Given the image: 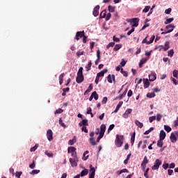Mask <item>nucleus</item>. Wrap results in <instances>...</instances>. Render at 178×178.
Segmentation results:
<instances>
[{
  "mask_svg": "<svg viewBox=\"0 0 178 178\" xmlns=\"http://www.w3.org/2000/svg\"><path fill=\"white\" fill-rule=\"evenodd\" d=\"M124 140V136L123 135H116L115 144L118 148H120L123 145V141Z\"/></svg>",
  "mask_w": 178,
  "mask_h": 178,
  "instance_id": "1",
  "label": "nucleus"
},
{
  "mask_svg": "<svg viewBox=\"0 0 178 178\" xmlns=\"http://www.w3.org/2000/svg\"><path fill=\"white\" fill-rule=\"evenodd\" d=\"M106 130V126L105 124H102L100 127V132H99V135L97 137V143H99L101 138H102V137H104V135L105 134V131Z\"/></svg>",
  "mask_w": 178,
  "mask_h": 178,
  "instance_id": "2",
  "label": "nucleus"
},
{
  "mask_svg": "<svg viewBox=\"0 0 178 178\" xmlns=\"http://www.w3.org/2000/svg\"><path fill=\"white\" fill-rule=\"evenodd\" d=\"M178 139V131H175L174 132L171 133L170 136V140L171 143H176Z\"/></svg>",
  "mask_w": 178,
  "mask_h": 178,
  "instance_id": "3",
  "label": "nucleus"
},
{
  "mask_svg": "<svg viewBox=\"0 0 178 178\" xmlns=\"http://www.w3.org/2000/svg\"><path fill=\"white\" fill-rule=\"evenodd\" d=\"M175 26L174 24H168L165 26V30H168L167 31H164V32H162L161 34L163 35V34H168L169 33H172V31H173V30H175Z\"/></svg>",
  "mask_w": 178,
  "mask_h": 178,
  "instance_id": "4",
  "label": "nucleus"
},
{
  "mask_svg": "<svg viewBox=\"0 0 178 178\" xmlns=\"http://www.w3.org/2000/svg\"><path fill=\"white\" fill-rule=\"evenodd\" d=\"M160 165H162V161H161L159 159H156L154 165L152 167V170H158Z\"/></svg>",
  "mask_w": 178,
  "mask_h": 178,
  "instance_id": "5",
  "label": "nucleus"
},
{
  "mask_svg": "<svg viewBox=\"0 0 178 178\" xmlns=\"http://www.w3.org/2000/svg\"><path fill=\"white\" fill-rule=\"evenodd\" d=\"M47 138L49 141H52L54 140V133L52 130L48 129L47 131Z\"/></svg>",
  "mask_w": 178,
  "mask_h": 178,
  "instance_id": "6",
  "label": "nucleus"
},
{
  "mask_svg": "<svg viewBox=\"0 0 178 178\" xmlns=\"http://www.w3.org/2000/svg\"><path fill=\"white\" fill-rule=\"evenodd\" d=\"M138 22H140L139 18H133L131 19V26L132 27H137L138 26Z\"/></svg>",
  "mask_w": 178,
  "mask_h": 178,
  "instance_id": "7",
  "label": "nucleus"
},
{
  "mask_svg": "<svg viewBox=\"0 0 178 178\" xmlns=\"http://www.w3.org/2000/svg\"><path fill=\"white\" fill-rule=\"evenodd\" d=\"M84 35H86L85 33H84V31L76 32V41H79V40H80V38H83L84 37Z\"/></svg>",
  "mask_w": 178,
  "mask_h": 178,
  "instance_id": "8",
  "label": "nucleus"
},
{
  "mask_svg": "<svg viewBox=\"0 0 178 178\" xmlns=\"http://www.w3.org/2000/svg\"><path fill=\"white\" fill-rule=\"evenodd\" d=\"M99 8H100L99 5H97L93 9L92 15H93V16H95V17H97V16H98V15H99Z\"/></svg>",
  "mask_w": 178,
  "mask_h": 178,
  "instance_id": "9",
  "label": "nucleus"
},
{
  "mask_svg": "<svg viewBox=\"0 0 178 178\" xmlns=\"http://www.w3.org/2000/svg\"><path fill=\"white\" fill-rule=\"evenodd\" d=\"M131 112H133V109L127 108L124 113L122 114V117L124 118V119H127V118H129V115H130Z\"/></svg>",
  "mask_w": 178,
  "mask_h": 178,
  "instance_id": "10",
  "label": "nucleus"
},
{
  "mask_svg": "<svg viewBox=\"0 0 178 178\" xmlns=\"http://www.w3.org/2000/svg\"><path fill=\"white\" fill-rule=\"evenodd\" d=\"M94 135H95L94 132H91L90 134V138L89 140H90L91 145H97V143H95V141H94Z\"/></svg>",
  "mask_w": 178,
  "mask_h": 178,
  "instance_id": "11",
  "label": "nucleus"
},
{
  "mask_svg": "<svg viewBox=\"0 0 178 178\" xmlns=\"http://www.w3.org/2000/svg\"><path fill=\"white\" fill-rule=\"evenodd\" d=\"M76 81V83H78V84L83 83L84 81V76L83 75H77Z\"/></svg>",
  "mask_w": 178,
  "mask_h": 178,
  "instance_id": "12",
  "label": "nucleus"
},
{
  "mask_svg": "<svg viewBox=\"0 0 178 178\" xmlns=\"http://www.w3.org/2000/svg\"><path fill=\"white\" fill-rule=\"evenodd\" d=\"M97 60L95 61V64L97 65L99 63V60H101V51L99 49L97 50Z\"/></svg>",
  "mask_w": 178,
  "mask_h": 178,
  "instance_id": "13",
  "label": "nucleus"
},
{
  "mask_svg": "<svg viewBox=\"0 0 178 178\" xmlns=\"http://www.w3.org/2000/svg\"><path fill=\"white\" fill-rule=\"evenodd\" d=\"M149 81H155L156 80V74L155 72L149 74Z\"/></svg>",
  "mask_w": 178,
  "mask_h": 178,
  "instance_id": "14",
  "label": "nucleus"
},
{
  "mask_svg": "<svg viewBox=\"0 0 178 178\" xmlns=\"http://www.w3.org/2000/svg\"><path fill=\"white\" fill-rule=\"evenodd\" d=\"M112 79H113V81H115V74L108 75V76H107L108 83H113Z\"/></svg>",
  "mask_w": 178,
  "mask_h": 178,
  "instance_id": "15",
  "label": "nucleus"
},
{
  "mask_svg": "<svg viewBox=\"0 0 178 178\" xmlns=\"http://www.w3.org/2000/svg\"><path fill=\"white\" fill-rule=\"evenodd\" d=\"M105 73H108L107 69L102 70L100 72L97 74V76H98L99 77H104V76H105Z\"/></svg>",
  "mask_w": 178,
  "mask_h": 178,
  "instance_id": "16",
  "label": "nucleus"
},
{
  "mask_svg": "<svg viewBox=\"0 0 178 178\" xmlns=\"http://www.w3.org/2000/svg\"><path fill=\"white\" fill-rule=\"evenodd\" d=\"M79 126L81 127L82 126H88V120H82L81 122H79Z\"/></svg>",
  "mask_w": 178,
  "mask_h": 178,
  "instance_id": "17",
  "label": "nucleus"
},
{
  "mask_svg": "<svg viewBox=\"0 0 178 178\" xmlns=\"http://www.w3.org/2000/svg\"><path fill=\"white\" fill-rule=\"evenodd\" d=\"M126 94H127V89L125 90L122 94L120 95L118 97H116L115 99H122L124 98V97H126Z\"/></svg>",
  "mask_w": 178,
  "mask_h": 178,
  "instance_id": "18",
  "label": "nucleus"
},
{
  "mask_svg": "<svg viewBox=\"0 0 178 178\" xmlns=\"http://www.w3.org/2000/svg\"><path fill=\"white\" fill-rule=\"evenodd\" d=\"M143 84H144V88H148L149 87V81H148V79H143Z\"/></svg>",
  "mask_w": 178,
  "mask_h": 178,
  "instance_id": "19",
  "label": "nucleus"
},
{
  "mask_svg": "<svg viewBox=\"0 0 178 178\" xmlns=\"http://www.w3.org/2000/svg\"><path fill=\"white\" fill-rule=\"evenodd\" d=\"M165 137H166V133L165 132V131L161 130L159 134L160 140H163L164 138H165Z\"/></svg>",
  "mask_w": 178,
  "mask_h": 178,
  "instance_id": "20",
  "label": "nucleus"
},
{
  "mask_svg": "<svg viewBox=\"0 0 178 178\" xmlns=\"http://www.w3.org/2000/svg\"><path fill=\"white\" fill-rule=\"evenodd\" d=\"M122 105H123V101H121L118 103V104L117 105L115 111H114V113H118V111H119V109H120V108H122Z\"/></svg>",
  "mask_w": 178,
  "mask_h": 178,
  "instance_id": "21",
  "label": "nucleus"
},
{
  "mask_svg": "<svg viewBox=\"0 0 178 178\" xmlns=\"http://www.w3.org/2000/svg\"><path fill=\"white\" fill-rule=\"evenodd\" d=\"M76 161H77V159H74L72 158L70 159V162L72 167L77 166V163L76 162Z\"/></svg>",
  "mask_w": 178,
  "mask_h": 178,
  "instance_id": "22",
  "label": "nucleus"
},
{
  "mask_svg": "<svg viewBox=\"0 0 178 178\" xmlns=\"http://www.w3.org/2000/svg\"><path fill=\"white\" fill-rule=\"evenodd\" d=\"M87 175H88V170L87 169H84L81 172L79 175L81 177H84V176H87Z\"/></svg>",
  "mask_w": 178,
  "mask_h": 178,
  "instance_id": "23",
  "label": "nucleus"
},
{
  "mask_svg": "<svg viewBox=\"0 0 178 178\" xmlns=\"http://www.w3.org/2000/svg\"><path fill=\"white\" fill-rule=\"evenodd\" d=\"M135 124H136L138 127H140V129H143V127H144L143 122H140L138 120H135Z\"/></svg>",
  "mask_w": 178,
  "mask_h": 178,
  "instance_id": "24",
  "label": "nucleus"
},
{
  "mask_svg": "<svg viewBox=\"0 0 178 178\" xmlns=\"http://www.w3.org/2000/svg\"><path fill=\"white\" fill-rule=\"evenodd\" d=\"M149 162V161L148 160L147 156H144V159H143V161L141 163V165H146L147 166V164Z\"/></svg>",
  "mask_w": 178,
  "mask_h": 178,
  "instance_id": "25",
  "label": "nucleus"
},
{
  "mask_svg": "<svg viewBox=\"0 0 178 178\" xmlns=\"http://www.w3.org/2000/svg\"><path fill=\"white\" fill-rule=\"evenodd\" d=\"M136 140V132H134L131 137V145H134V141Z\"/></svg>",
  "mask_w": 178,
  "mask_h": 178,
  "instance_id": "26",
  "label": "nucleus"
},
{
  "mask_svg": "<svg viewBox=\"0 0 178 178\" xmlns=\"http://www.w3.org/2000/svg\"><path fill=\"white\" fill-rule=\"evenodd\" d=\"M157 147H159V148H162V147H163V140L159 139L157 141Z\"/></svg>",
  "mask_w": 178,
  "mask_h": 178,
  "instance_id": "27",
  "label": "nucleus"
},
{
  "mask_svg": "<svg viewBox=\"0 0 178 178\" xmlns=\"http://www.w3.org/2000/svg\"><path fill=\"white\" fill-rule=\"evenodd\" d=\"M75 152H76V147H68V149H67L68 154H72Z\"/></svg>",
  "mask_w": 178,
  "mask_h": 178,
  "instance_id": "28",
  "label": "nucleus"
},
{
  "mask_svg": "<svg viewBox=\"0 0 178 178\" xmlns=\"http://www.w3.org/2000/svg\"><path fill=\"white\" fill-rule=\"evenodd\" d=\"M169 41H167L165 42L164 47H163V51H168L169 49L170 46H169Z\"/></svg>",
  "mask_w": 178,
  "mask_h": 178,
  "instance_id": "29",
  "label": "nucleus"
},
{
  "mask_svg": "<svg viewBox=\"0 0 178 178\" xmlns=\"http://www.w3.org/2000/svg\"><path fill=\"white\" fill-rule=\"evenodd\" d=\"M147 63V58H142L139 63V67H143V65Z\"/></svg>",
  "mask_w": 178,
  "mask_h": 178,
  "instance_id": "30",
  "label": "nucleus"
},
{
  "mask_svg": "<svg viewBox=\"0 0 178 178\" xmlns=\"http://www.w3.org/2000/svg\"><path fill=\"white\" fill-rule=\"evenodd\" d=\"M76 136H74L73 139H71L68 141V145H73L74 143H76Z\"/></svg>",
  "mask_w": 178,
  "mask_h": 178,
  "instance_id": "31",
  "label": "nucleus"
},
{
  "mask_svg": "<svg viewBox=\"0 0 178 178\" xmlns=\"http://www.w3.org/2000/svg\"><path fill=\"white\" fill-rule=\"evenodd\" d=\"M106 17V10H103L100 13V19H105Z\"/></svg>",
  "mask_w": 178,
  "mask_h": 178,
  "instance_id": "32",
  "label": "nucleus"
},
{
  "mask_svg": "<svg viewBox=\"0 0 178 178\" xmlns=\"http://www.w3.org/2000/svg\"><path fill=\"white\" fill-rule=\"evenodd\" d=\"M173 20H175V18L172 17V18H168L167 19L165 22H164V24H169L170 23H172V22H173Z\"/></svg>",
  "mask_w": 178,
  "mask_h": 178,
  "instance_id": "33",
  "label": "nucleus"
},
{
  "mask_svg": "<svg viewBox=\"0 0 178 178\" xmlns=\"http://www.w3.org/2000/svg\"><path fill=\"white\" fill-rule=\"evenodd\" d=\"M164 130H165L167 133H170V131H172V128L169 127V125H164Z\"/></svg>",
  "mask_w": 178,
  "mask_h": 178,
  "instance_id": "34",
  "label": "nucleus"
},
{
  "mask_svg": "<svg viewBox=\"0 0 178 178\" xmlns=\"http://www.w3.org/2000/svg\"><path fill=\"white\" fill-rule=\"evenodd\" d=\"M45 155H47V156H48L49 158H54V154H52V152H49L47 150L45 151L44 152Z\"/></svg>",
  "mask_w": 178,
  "mask_h": 178,
  "instance_id": "35",
  "label": "nucleus"
},
{
  "mask_svg": "<svg viewBox=\"0 0 178 178\" xmlns=\"http://www.w3.org/2000/svg\"><path fill=\"white\" fill-rule=\"evenodd\" d=\"M121 73L122 74H123L124 77H127V76H129V73L127 72V71H124L123 68H121Z\"/></svg>",
  "mask_w": 178,
  "mask_h": 178,
  "instance_id": "36",
  "label": "nucleus"
},
{
  "mask_svg": "<svg viewBox=\"0 0 178 178\" xmlns=\"http://www.w3.org/2000/svg\"><path fill=\"white\" fill-rule=\"evenodd\" d=\"M91 66H92V63H91V61H90L88 63V64L86 66V69L87 72H88V70H91Z\"/></svg>",
  "mask_w": 178,
  "mask_h": 178,
  "instance_id": "37",
  "label": "nucleus"
},
{
  "mask_svg": "<svg viewBox=\"0 0 178 178\" xmlns=\"http://www.w3.org/2000/svg\"><path fill=\"white\" fill-rule=\"evenodd\" d=\"M149 9H151V6H146L145 7V8L143 10V13H147V12L149 11Z\"/></svg>",
  "mask_w": 178,
  "mask_h": 178,
  "instance_id": "38",
  "label": "nucleus"
},
{
  "mask_svg": "<svg viewBox=\"0 0 178 178\" xmlns=\"http://www.w3.org/2000/svg\"><path fill=\"white\" fill-rule=\"evenodd\" d=\"M91 95L95 99V101L98 99V93H97L96 91L93 92Z\"/></svg>",
  "mask_w": 178,
  "mask_h": 178,
  "instance_id": "39",
  "label": "nucleus"
},
{
  "mask_svg": "<svg viewBox=\"0 0 178 178\" xmlns=\"http://www.w3.org/2000/svg\"><path fill=\"white\" fill-rule=\"evenodd\" d=\"M113 47H115V42H111L106 46V49H109V48Z\"/></svg>",
  "mask_w": 178,
  "mask_h": 178,
  "instance_id": "40",
  "label": "nucleus"
},
{
  "mask_svg": "<svg viewBox=\"0 0 178 178\" xmlns=\"http://www.w3.org/2000/svg\"><path fill=\"white\" fill-rule=\"evenodd\" d=\"M130 156H131V154L127 155V159L124 161V165H127L129 163V160L130 159Z\"/></svg>",
  "mask_w": 178,
  "mask_h": 178,
  "instance_id": "41",
  "label": "nucleus"
},
{
  "mask_svg": "<svg viewBox=\"0 0 178 178\" xmlns=\"http://www.w3.org/2000/svg\"><path fill=\"white\" fill-rule=\"evenodd\" d=\"M146 97L147 98H154L155 97V93L154 92H151V93L148 92L147 94Z\"/></svg>",
  "mask_w": 178,
  "mask_h": 178,
  "instance_id": "42",
  "label": "nucleus"
},
{
  "mask_svg": "<svg viewBox=\"0 0 178 178\" xmlns=\"http://www.w3.org/2000/svg\"><path fill=\"white\" fill-rule=\"evenodd\" d=\"M162 118H163L162 114L158 113V114L156 115V120H157V122H161Z\"/></svg>",
  "mask_w": 178,
  "mask_h": 178,
  "instance_id": "43",
  "label": "nucleus"
},
{
  "mask_svg": "<svg viewBox=\"0 0 178 178\" xmlns=\"http://www.w3.org/2000/svg\"><path fill=\"white\" fill-rule=\"evenodd\" d=\"M88 150H86L84 153H83V161H87L88 159V156H86V155H87V154H88Z\"/></svg>",
  "mask_w": 178,
  "mask_h": 178,
  "instance_id": "44",
  "label": "nucleus"
},
{
  "mask_svg": "<svg viewBox=\"0 0 178 178\" xmlns=\"http://www.w3.org/2000/svg\"><path fill=\"white\" fill-rule=\"evenodd\" d=\"M115 8H116L115 6H108V11L111 12V13L115 12Z\"/></svg>",
  "mask_w": 178,
  "mask_h": 178,
  "instance_id": "45",
  "label": "nucleus"
},
{
  "mask_svg": "<svg viewBox=\"0 0 178 178\" xmlns=\"http://www.w3.org/2000/svg\"><path fill=\"white\" fill-rule=\"evenodd\" d=\"M120 48H122V44H115V47H114V51H119V49H120Z\"/></svg>",
  "mask_w": 178,
  "mask_h": 178,
  "instance_id": "46",
  "label": "nucleus"
},
{
  "mask_svg": "<svg viewBox=\"0 0 178 178\" xmlns=\"http://www.w3.org/2000/svg\"><path fill=\"white\" fill-rule=\"evenodd\" d=\"M38 173H40V170H33L30 175H38Z\"/></svg>",
  "mask_w": 178,
  "mask_h": 178,
  "instance_id": "47",
  "label": "nucleus"
},
{
  "mask_svg": "<svg viewBox=\"0 0 178 178\" xmlns=\"http://www.w3.org/2000/svg\"><path fill=\"white\" fill-rule=\"evenodd\" d=\"M152 130H154V127H150L149 130L145 131V133H144L145 136H147L149 134H150L151 131H152Z\"/></svg>",
  "mask_w": 178,
  "mask_h": 178,
  "instance_id": "48",
  "label": "nucleus"
},
{
  "mask_svg": "<svg viewBox=\"0 0 178 178\" xmlns=\"http://www.w3.org/2000/svg\"><path fill=\"white\" fill-rule=\"evenodd\" d=\"M77 76H83V67H81L77 72Z\"/></svg>",
  "mask_w": 178,
  "mask_h": 178,
  "instance_id": "49",
  "label": "nucleus"
},
{
  "mask_svg": "<svg viewBox=\"0 0 178 178\" xmlns=\"http://www.w3.org/2000/svg\"><path fill=\"white\" fill-rule=\"evenodd\" d=\"M38 148V145L36 144L34 147L30 149L31 152H35V151Z\"/></svg>",
  "mask_w": 178,
  "mask_h": 178,
  "instance_id": "50",
  "label": "nucleus"
},
{
  "mask_svg": "<svg viewBox=\"0 0 178 178\" xmlns=\"http://www.w3.org/2000/svg\"><path fill=\"white\" fill-rule=\"evenodd\" d=\"M168 56H170V58H172L175 54V51L173 49H170V51H168Z\"/></svg>",
  "mask_w": 178,
  "mask_h": 178,
  "instance_id": "51",
  "label": "nucleus"
},
{
  "mask_svg": "<svg viewBox=\"0 0 178 178\" xmlns=\"http://www.w3.org/2000/svg\"><path fill=\"white\" fill-rule=\"evenodd\" d=\"M172 74H173L174 77H175V79H178V71H177V70H175L172 72Z\"/></svg>",
  "mask_w": 178,
  "mask_h": 178,
  "instance_id": "52",
  "label": "nucleus"
},
{
  "mask_svg": "<svg viewBox=\"0 0 178 178\" xmlns=\"http://www.w3.org/2000/svg\"><path fill=\"white\" fill-rule=\"evenodd\" d=\"M154 40H155V35H152L150 38L149 42H147V45H149V44H152V42H154Z\"/></svg>",
  "mask_w": 178,
  "mask_h": 178,
  "instance_id": "53",
  "label": "nucleus"
},
{
  "mask_svg": "<svg viewBox=\"0 0 178 178\" xmlns=\"http://www.w3.org/2000/svg\"><path fill=\"white\" fill-rule=\"evenodd\" d=\"M58 123H59V124H60V126H62V127H66V125L65 124V123H63L62 118H60L58 120Z\"/></svg>",
  "mask_w": 178,
  "mask_h": 178,
  "instance_id": "54",
  "label": "nucleus"
},
{
  "mask_svg": "<svg viewBox=\"0 0 178 178\" xmlns=\"http://www.w3.org/2000/svg\"><path fill=\"white\" fill-rule=\"evenodd\" d=\"M156 120V116H152L149 118V123H152V122H154V120Z\"/></svg>",
  "mask_w": 178,
  "mask_h": 178,
  "instance_id": "55",
  "label": "nucleus"
},
{
  "mask_svg": "<svg viewBox=\"0 0 178 178\" xmlns=\"http://www.w3.org/2000/svg\"><path fill=\"white\" fill-rule=\"evenodd\" d=\"M111 17H112V15L110 13L106 15V22H108V20H110Z\"/></svg>",
  "mask_w": 178,
  "mask_h": 178,
  "instance_id": "56",
  "label": "nucleus"
},
{
  "mask_svg": "<svg viewBox=\"0 0 178 178\" xmlns=\"http://www.w3.org/2000/svg\"><path fill=\"white\" fill-rule=\"evenodd\" d=\"M30 169H34L35 168V161H33V163L29 165Z\"/></svg>",
  "mask_w": 178,
  "mask_h": 178,
  "instance_id": "57",
  "label": "nucleus"
},
{
  "mask_svg": "<svg viewBox=\"0 0 178 178\" xmlns=\"http://www.w3.org/2000/svg\"><path fill=\"white\" fill-rule=\"evenodd\" d=\"M113 129H115V124H112L109 126V127L108 129V131H112V130H113Z\"/></svg>",
  "mask_w": 178,
  "mask_h": 178,
  "instance_id": "58",
  "label": "nucleus"
},
{
  "mask_svg": "<svg viewBox=\"0 0 178 178\" xmlns=\"http://www.w3.org/2000/svg\"><path fill=\"white\" fill-rule=\"evenodd\" d=\"M81 55H84V51H79L76 52V56H77L78 57L81 56Z\"/></svg>",
  "mask_w": 178,
  "mask_h": 178,
  "instance_id": "59",
  "label": "nucleus"
},
{
  "mask_svg": "<svg viewBox=\"0 0 178 178\" xmlns=\"http://www.w3.org/2000/svg\"><path fill=\"white\" fill-rule=\"evenodd\" d=\"M95 172H91V173L89 174V178H95Z\"/></svg>",
  "mask_w": 178,
  "mask_h": 178,
  "instance_id": "60",
  "label": "nucleus"
},
{
  "mask_svg": "<svg viewBox=\"0 0 178 178\" xmlns=\"http://www.w3.org/2000/svg\"><path fill=\"white\" fill-rule=\"evenodd\" d=\"M162 168H163L165 169V170H166L168 169V168H169V163H165L163 164Z\"/></svg>",
  "mask_w": 178,
  "mask_h": 178,
  "instance_id": "61",
  "label": "nucleus"
},
{
  "mask_svg": "<svg viewBox=\"0 0 178 178\" xmlns=\"http://www.w3.org/2000/svg\"><path fill=\"white\" fill-rule=\"evenodd\" d=\"M22 174H23L22 172H17L16 174H15V176L17 178H20V177L22 176Z\"/></svg>",
  "mask_w": 178,
  "mask_h": 178,
  "instance_id": "62",
  "label": "nucleus"
},
{
  "mask_svg": "<svg viewBox=\"0 0 178 178\" xmlns=\"http://www.w3.org/2000/svg\"><path fill=\"white\" fill-rule=\"evenodd\" d=\"M81 130L82 131H84V133H88V129H87V127H82Z\"/></svg>",
  "mask_w": 178,
  "mask_h": 178,
  "instance_id": "63",
  "label": "nucleus"
},
{
  "mask_svg": "<svg viewBox=\"0 0 178 178\" xmlns=\"http://www.w3.org/2000/svg\"><path fill=\"white\" fill-rule=\"evenodd\" d=\"M171 79H172V81L174 83V84H175V86H177V84H178V81L176 80V79H175V78H173V77H172Z\"/></svg>",
  "mask_w": 178,
  "mask_h": 178,
  "instance_id": "64",
  "label": "nucleus"
}]
</instances>
